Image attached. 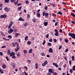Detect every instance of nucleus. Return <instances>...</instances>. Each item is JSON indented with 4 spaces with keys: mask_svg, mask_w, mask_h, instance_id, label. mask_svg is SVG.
Segmentation results:
<instances>
[{
    "mask_svg": "<svg viewBox=\"0 0 75 75\" xmlns=\"http://www.w3.org/2000/svg\"><path fill=\"white\" fill-rule=\"evenodd\" d=\"M0 33L2 35V36H3V37H5V35L4 34V33H3V32H1Z\"/></svg>",
    "mask_w": 75,
    "mask_h": 75,
    "instance_id": "5701e85b",
    "label": "nucleus"
},
{
    "mask_svg": "<svg viewBox=\"0 0 75 75\" xmlns=\"http://www.w3.org/2000/svg\"><path fill=\"white\" fill-rule=\"evenodd\" d=\"M69 64L70 65H71V60H69Z\"/></svg>",
    "mask_w": 75,
    "mask_h": 75,
    "instance_id": "0e129e2a",
    "label": "nucleus"
},
{
    "mask_svg": "<svg viewBox=\"0 0 75 75\" xmlns=\"http://www.w3.org/2000/svg\"><path fill=\"white\" fill-rule=\"evenodd\" d=\"M54 31L56 32V33H58V31L57 29H54Z\"/></svg>",
    "mask_w": 75,
    "mask_h": 75,
    "instance_id": "f704fd0d",
    "label": "nucleus"
},
{
    "mask_svg": "<svg viewBox=\"0 0 75 75\" xmlns=\"http://www.w3.org/2000/svg\"><path fill=\"white\" fill-rule=\"evenodd\" d=\"M35 68L36 69H38V63H36L35 64Z\"/></svg>",
    "mask_w": 75,
    "mask_h": 75,
    "instance_id": "9d476101",
    "label": "nucleus"
},
{
    "mask_svg": "<svg viewBox=\"0 0 75 75\" xmlns=\"http://www.w3.org/2000/svg\"><path fill=\"white\" fill-rule=\"evenodd\" d=\"M1 18H6L7 17V15H1L0 16Z\"/></svg>",
    "mask_w": 75,
    "mask_h": 75,
    "instance_id": "423d86ee",
    "label": "nucleus"
},
{
    "mask_svg": "<svg viewBox=\"0 0 75 75\" xmlns=\"http://www.w3.org/2000/svg\"><path fill=\"white\" fill-rule=\"evenodd\" d=\"M6 46H3L1 47V48H6Z\"/></svg>",
    "mask_w": 75,
    "mask_h": 75,
    "instance_id": "052dcab7",
    "label": "nucleus"
},
{
    "mask_svg": "<svg viewBox=\"0 0 75 75\" xmlns=\"http://www.w3.org/2000/svg\"><path fill=\"white\" fill-rule=\"evenodd\" d=\"M71 15L73 17H75V14L74 13H71Z\"/></svg>",
    "mask_w": 75,
    "mask_h": 75,
    "instance_id": "412c9836",
    "label": "nucleus"
},
{
    "mask_svg": "<svg viewBox=\"0 0 75 75\" xmlns=\"http://www.w3.org/2000/svg\"><path fill=\"white\" fill-rule=\"evenodd\" d=\"M15 35H16V36H18V35H20V33H15Z\"/></svg>",
    "mask_w": 75,
    "mask_h": 75,
    "instance_id": "a18cd8bd",
    "label": "nucleus"
},
{
    "mask_svg": "<svg viewBox=\"0 0 75 75\" xmlns=\"http://www.w3.org/2000/svg\"><path fill=\"white\" fill-rule=\"evenodd\" d=\"M8 37L9 39H11L12 38V36L10 35H8Z\"/></svg>",
    "mask_w": 75,
    "mask_h": 75,
    "instance_id": "b1692460",
    "label": "nucleus"
},
{
    "mask_svg": "<svg viewBox=\"0 0 75 75\" xmlns=\"http://www.w3.org/2000/svg\"><path fill=\"white\" fill-rule=\"evenodd\" d=\"M72 59L73 61H75V59H74V56H72Z\"/></svg>",
    "mask_w": 75,
    "mask_h": 75,
    "instance_id": "473e14b6",
    "label": "nucleus"
},
{
    "mask_svg": "<svg viewBox=\"0 0 75 75\" xmlns=\"http://www.w3.org/2000/svg\"><path fill=\"white\" fill-rule=\"evenodd\" d=\"M33 51V49H30L29 51V52L31 54V53H32V51Z\"/></svg>",
    "mask_w": 75,
    "mask_h": 75,
    "instance_id": "cd10ccee",
    "label": "nucleus"
},
{
    "mask_svg": "<svg viewBox=\"0 0 75 75\" xmlns=\"http://www.w3.org/2000/svg\"><path fill=\"white\" fill-rule=\"evenodd\" d=\"M69 35L72 38L75 39V34L74 33H69Z\"/></svg>",
    "mask_w": 75,
    "mask_h": 75,
    "instance_id": "f257e3e1",
    "label": "nucleus"
},
{
    "mask_svg": "<svg viewBox=\"0 0 75 75\" xmlns=\"http://www.w3.org/2000/svg\"><path fill=\"white\" fill-rule=\"evenodd\" d=\"M0 55H1V56H3V53L2 52H0Z\"/></svg>",
    "mask_w": 75,
    "mask_h": 75,
    "instance_id": "ea45409f",
    "label": "nucleus"
},
{
    "mask_svg": "<svg viewBox=\"0 0 75 75\" xmlns=\"http://www.w3.org/2000/svg\"><path fill=\"white\" fill-rule=\"evenodd\" d=\"M49 41L50 42H52V39H50Z\"/></svg>",
    "mask_w": 75,
    "mask_h": 75,
    "instance_id": "8fccbe9b",
    "label": "nucleus"
},
{
    "mask_svg": "<svg viewBox=\"0 0 75 75\" xmlns=\"http://www.w3.org/2000/svg\"><path fill=\"white\" fill-rule=\"evenodd\" d=\"M48 72L50 73V74H53V75H54V69L52 68L49 69L48 70Z\"/></svg>",
    "mask_w": 75,
    "mask_h": 75,
    "instance_id": "f03ea898",
    "label": "nucleus"
},
{
    "mask_svg": "<svg viewBox=\"0 0 75 75\" xmlns=\"http://www.w3.org/2000/svg\"><path fill=\"white\" fill-rule=\"evenodd\" d=\"M62 48V45H61L59 48V50H61V48Z\"/></svg>",
    "mask_w": 75,
    "mask_h": 75,
    "instance_id": "4d7b16f0",
    "label": "nucleus"
},
{
    "mask_svg": "<svg viewBox=\"0 0 75 75\" xmlns=\"http://www.w3.org/2000/svg\"><path fill=\"white\" fill-rule=\"evenodd\" d=\"M9 1H10L9 0H4V2L6 3H8Z\"/></svg>",
    "mask_w": 75,
    "mask_h": 75,
    "instance_id": "aec40b11",
    "label": "nucleus"
},
{
    "mask_svg": "<svg viewBox=\"0 0 75 75\" xmlns=\"http://www.w3.org/2000/svg\"><path fill=\"white\" fill-rule=\"evenodd\" d=\"M19 50H20V47H17V49H15V50L16 52H17Z\"/></svg>",
    "mask_w": 75,
    "mask_h": 75,
    "instance_id": "ddd939ff",
    "label": "nucleus"
},
{
    "mask_svg": "<svg viewBox=\"0 0 75 75\" xmlns=\"http://www.w3.org/2000/svg\"><path fill=\"white\" fill-rule=\"evenodd\" d=\"M57 14H59V15H63V14L62 13L61 11H59L58 13H57Z\"/></svg>",
    "mask_w": 75,
    "mask_h": 75,
    "instance_id": "1a4fd4ad",
    "label": "nucleus"
},
{
    "mask_svg": "<svg viewBox=\"0 0 75 75\" xmlns=\"http://www.w3.org/2000/svg\"><path fill=\"white\" fill-rule=\"evenodd\" d=\"M0 73H1V74H4V71H3L2 70H1V69L0 68Z\"/></svg>",
    "mask_w": 75,
    "mask_h": 75,
    "instance_id": "f3484780",
    "label": "nucleus"
},
{
    "mask_svg": "<svg viewBox=\"0 0 75 75\" xmlns=\"http://www.w3.org/2000/svg\"><path fill=\"white\" fill-rule=\"evenodd\" d=\"M36 19H32V20L33 21V22H34V23H35L36 22Z\"/></svg>",
    "mask_w": 75,
    "mask_h": 75,
    "instance_id": "bb28decb",
    "label": "nucleus"
},
{
    "mask_svg": "<svg viewBox=\"0 0 75 75\" xmlns=\"http://www.w3.org/2000/svg\"><path fill=\"white\" fill-rule=\"evenodd\" d=\"M45 65L46 64H45L44 63L42 64V67H45Z\"/></svg>",
    "mask_w": 75,
    "mask_h": 75,
    "instance_id": "69168bd1",
    "label": "nucleus"
},
{
    "mask_svg": "<svg viewBox=\"0 0 75 75\" xmlns=\"http://www.w3.org/2000/svg\"><path fill=\"white\" fill-rule=\"evenodd\" d=\"M55 36H59V34L58 33H55Z\"/></svg>",
    "mask_w": 75,
    "mask_h": 75,
    "instance_id": "72a5a7b5",
    "label": "nucleus"
},
{
    "mask_svg": "<svg viewBox=\"0 0 75 75\" xmlns=\"http://www.w3.org/2000/svg\"><path fill=\"white\" fill-rule=\"evenodd\" d=\"M22 8V6L19 7L18 8V11H20L21 10V8Z\"/></svg>",
    "mask_w": 75,
    "mask_h": 75,
    "instance_id": "4be33fe9",
    "label": "nucleus"
},
{
    "mask_svg": "<svg viewBox=\"0 0 75 75\" xmlns=\"http://www.w3.org/2000/svg\"><path fill=\"white\" fill-rule=\"evenodd\" d=\"M10 23H11L9 24L13 25V22L12 21H10Z\"/></svg>",
    "mask_w": 75,
    "mask_h": 75,
    "instance_id": "c9c22d12",
    "label": "nucleus"
},
{
    "mask_svg": "<svg viewBox=\"0 0 75 75\" xmlns=\"http://www.w3.org/2000/svg\"><path fill=\"white\" fill-rule=\"evenodd\" d=\"M62 4H64V5H66V4L67 5V3H65L64 2H62Z\"/></svg>",
    "mask_w": 75,
    "mask_h": 75,
    "instance_id": "de8ad7c7",
    "label": "nucleus"
},
{
    "mask_svg": "<svg viewBox=\"0 0 75 75\" xmlns=\"http://www.w3.org/2000/svg\"><path fill=\"white\" fill-rule=\"evenodd\" d=\"M65 41L66 43H68V40L66 38H65Z\"/></svg>",
    "mask_w": 75,
    "mask_h": 75,
    "instance_id": "7c9ffc66",
    "label": "nucleus"
},
{
    "mask_svg": "<svg viewBox=\"0 0 75 75\" xmlns=\"http://www.w3.org/2000/svg\"><path fill=\"white\" fill-rule=\"evenodd\" d=\"M4 9L6 11L8 12V11H10V10L11 8H8L7 7H6L4 8Z\"/></svg>",
    "mask_w": 75,
    "mask_h": 75,
    "instance_id": "39448f33",
    "label": "nucleus"
},
{
    "mask_svg": "<svg viewBox=\"0 0 75 75\" xmlns=\"http://www.w3.org/2000/svg\"><path fill=\"white\" fill-rule=\"evenodd\" d=\"M10 1L11 3H13V2H14L16 1V0H11Z\"/></svg>",
    "mask_w": 75,
    "mask_h": 75,
    "instance_id": "5fc2aeb1",
    "label": "nucleus"
},
{
    "mask_svg": "<svg viewBox=\"0 0 75 75\" xmlns=\"http://www.w3.org/2000/svg\"><path fill=\"white\" fill-rule=\"evenodd\" d=\"M58 22H56L55 24V26H57L58 25Z\"/></svg>",
    "mask_w": 75,
    "mask_h": 75,
    "instance_id": "864d4df0",
    "label": "nucleus"
},
{
    "mask_svg": "<svg viewBox=\"0 0 75 75\" xmlns=\"http://www.w3.org/2000/svg\"><path fill=\"white\" fill-rule=\"evenodd\" d=\"M49 37V34H47L46 36V38H48Z\"/></svg>",
    "mask_w": 75,
    "mask_h": 75,
    "instance_id": "49530a36",
    "label": "nucleus"
},
{
    "mask_svg": "<svg viewBox=\"0 0 75 75\" xmlns=\"http://www.w3.org/2000/svg\"><path fill=\"white\" fill-rule=\"evenodd\" d=\"M54 42H57V39H53Z\"/></svg>",
    "mask_w": 75,
    "mask_h": 75,
    "instance_id": "09e8293b",
    "label": "nucleus"
},
{
    "mask_svg": "<svg viewBox=\"0 0 75 75\" xmlns=\"http://www.w3.org/2000/svg\"><path fill=\"white\" fill-rule=\"evenodd\" d=\"M42 16H45L46 17H48V16H49V14H48V13L47 12H43Z\"/></svg>",
    "mask_w": 75,
    "mask_h": 75,
    "instance_id": "7ed1b4c3",
    "label": "nucleus"
},
{
    "mask_svg": "<svg viewBox=\"0 0 75 75\" xmlns=\"http://www.w3.org/2000/svg\"><path fill=\"white\" fill-rule=\"evenodd\" d=\"M16 57L15 56H13L12 57V58H14V59H16Z\"/></svg>",
    "mask_w": 75,
    "mask_h": 75,
    "instance_id": "79ce46f5",
    "label": "nucleus"
},
{
    "mask_svg": "<svg viewBox=\"0 0 75 75\" xmlns=\"http://www.w3.org/2000/svg\"><path fill=\"white\" fill-rule=\"evenodd\" d=\"M70 73H72L73 71H72V69H70Z\"/></svg>",
    "mask_w": 75,
    "mask_h": 75,
    "instance_id": "3c124183",
    "label": "nucleus"
},
{
    "mask_svg": "<svg viewBox=\"0 0 75 75\" xmlns=\"http://www.w3.org/2000/svg\"><path fill=\"white\" fill-rule=\"evenodd\" d=\"M44 63L45 64L47 65V64H48V62L47 61H45Z\"/></svg>",
    "mask_w": 75,
    "mask_h": 75,
    "instance_id": "4c0bfd02",
    "label": "nucleus"
},
{
    "mask_svg": "<svg viewBox=\"0 0 75 75\" xmlns=\"http://www.w3.org/2000/svg\"><path fill=\"white\" fill-rule=\"evenodd\" d=\"M31 44V42L29 41H28L27 42V44H28V45H30Z\"/></svg>",
    "mask_w": 75,
    "mask_h": 75,
    "instance_id": "a211bd4d",
    "label": "nucleus"
},
{
    "mask_svg": "<svg viewBox=\"0 0 75 75\" xmlns=\"http://www.w3.org/2000/svg\"><path fill=\"white\" fill-rule=\"evenodd\" d=\"M25 3L26 4H29V1L28 0H26L25 1Z\"/></svg>",
    "mask_w": 75,
    "mask_h": 75,
    "instance_id": "a878e982",
    "label": "nucleus"
},
{
    "mask_svg": "<svg viewBox=\"0 0 75 75\" xmlns=\"http://www.w3.org/2000/svg\"><path fill=\"white\" fill-rule=\"evenodd\" d=\"M49 52L50 53H51V52H53V50H52V48L50 47L49 48Z\"/></svg>",
    "mask_w": 75,
    "mask_h": 75,
    "instance_id": "6e6552de",
    "label": "nucleus"
},
{
    "mask_svg": "<svg viewBox=\"0 0 75 75\" xmlns=\"http://www.w3.org/2000/svg\"><path fill=\"white\" fill-rule=\"evenodd\" d=\"M23 52L25 54H27V51L26 50H23Z\"/></svg>",
    "mask_w": 75,
    "mask_h": 75,
    "instance_id": "2f4dec72",
    "label": "nucleus"
},
{
    "mask_svg": "<svg viewBox=\"0 0 75 75\" xmlns=\"http://www.w3.org/2000/svg\"><path fill=\"white\" fill-rule=\"evenodd\" d=\"M41 55H42V56H45V54H44V52H41Z\"/></svg>",
    "mask_w": 75,
    "mask_h": 75,
    "instance_id": "e433bc0d",
    "label": "nucleus"
},
{
    "mask_svg": "<svg viewBox=\"0 0 75 75\" xmlns=\"http://www.w3.org/2000/svg\"><path fill=\"white\" fill-rule=\"evenodd\" d=\"M44 25L45 26H47L48 25V22H44Z\"/></svg>",
    "mask_w": 75,
    "mask_h": 75,
    "instance_id": "6ab92c4d",
    "label": "nucleus"
},
{
    "mask_svg": "<svg viewBox=\"0 0 75 75\" xmlns=\"http://www.w3.org/2000/svg\"><path fill=\"white\" fill-rule=\"evenodd\" d=\"M51 75V73H50V72H48L47 74V75Z\"/></svg>",
    "mask_w": 75,
    "mask_h": 75,
    "instance_id": "680f3d73",
    "label": "nucleus"
},
{
    "mask_svg": "<svg viewBox=\"0 0 75 75\" xmlns=\"http://www.w3.org/2000/svg\"><path fill=\"white\" fill-rule=\"evenodd\" d=\"M71 22H72V24H75V22H74L73 21H72Z\"/></svg>",
    "mask_w": 75,
    "mask_h": 75,
    "instance_id": "338daca9",
    "label": "nucleus"
},
{
    "mask_svg": "<svg viewBox=\"0 0 75 75\" xmlns=\"http://www.w3.org/2000/svg\"><path fill=\"white\" fill-rule=\"evenodd\" d=\"M45 10H47L48 9V7L47 6H45Z\"/></svg>",
    "mask_w": 75,
    "mask_h": 75,
    "instance_id": "37998d69",
    "label": "nucleus"
},
{
    "mask_svg": "<svg viewBox=\"0 0 75 75\" xmlns=\"http://www.w3.org/2000/svg\"><path fill=\"white\" fill-rule=\"evenodd\" d=\"M53 75H57V74L56 73V72H54Z\"/></svg>",
    "mask_w": 75,
    "mask_h": 75,
    "instance_id": "774afa93",
    "label": "nucleus"
},
{
    "mask_svg": "<svg viewBox=\"0 0 75 75\" xmlns=\"http://www.w3.org/2000/svg\"><path fill=\"white\" fill-rule=\"evenodd\" d=\"M30 15H27L28 19H30Z\"/></svg>",
    "mask_w": 75,
    "mask_h": 75,
    "instance_id": "a19ab883",
    "label": "nucleus"
},
{
    "mask_svg": "<svg viewBox=\"0 0 75 75\" xmlns=\"http://www.w3.org/2000/svg\"><path fill=\"white\" fill-rule=\"evenodd\" d=\"M12 67L13 68H15V67H16V64L13 63L12 64Z\"/></svg>",
    "mask_w": 75,
    "mask_h": 75,
    "instance_id": "dca6fc26",
    "label": "nucleus"
},
{
    "mask_svg": "<svg viewBox=\"0 0 75 75\" xmlns=\"http://www.w3.org/2000/svg\"><path fill=\"white\" fill-rule=\"evenodd\" d=\"M68 51V49L67 48L66 49V50H65V52H67Z\"/></svg>",
    "mask_w": 75,
    "mask_h": 75,
    "instance_id": "e2e57ef3",
    "label": "nucleus"
},
{
    "mask_svg": "<svg viewBox=\"0 0 75 75\" xmlns=\"http://www.w3.org/2000/svg\"><path fill=\"white\" fill-rule=\"evenodd\" d=\"M45 40H44L43 41V42L42 43V44L43 45H44L45 44Z\"/></svg>",
    "mask_w": 75,
    "mask_h": 75,
    "instance_id": "13d9d810",
    "label": "nucleus"
},
{
    "mask_svg": "<svg viewBox=\"0 0 75 75\" xmlns=\"http://www.w3.org/2000/svg\"><path fill=\"white\" fill-rule=\"evenodd\" d=\"M2 67L3 69H6V65L4 64L2 65Z\"/></svg>",
    "mask_w": 75,
    "mask_h": 75,
    "instance_id": "4468645a",
    "label": "nucleus"
},
{
    "mask_svg": "<svg viewBox=\"0 0 75 75\" xmlns=\"http://www.w3.org/2000/svg\"><path fill=\"white\" fill-rule=\"evenodd\" d=\"M17 57H19L20 55H21L19 53H18L17 54Z\"/></svg>",
    "mask_w": 75,
    "mask_h": 75,
    "instance_id": "c03bdc74",
    "label": "nucleus"
},
{
    "mask_svg": "<svg viewBox=\"0 0 75 75\" xmlns=\"http://www.w3.org/2000/svg\"><path fill=\"white\" fill-rule=\"evenodd\" d=\"M11 53V51L10 50H8L7 51V54H8L9 55H10V54Z\"/></svg>",
    "mask_w": 75,
    "mask_h": 75,
    "instance_id": "2eb2a0df",
    "label": "nucleus"
},
{
    "mask_svg": "<svg viewBox=\"0 0 75 75\" xmlns=\"http://www.w3.org/2000/svg\"><path fill=\"white\" fill-rule=\"evenodd\" d=\"M18 20L19 21H25V19H24L22 18V17H21L19 18L18 19Z\"/></svg>",
    "mask_w": 75,
    "mask_h": 75,
    "instance_id": "0eeeda50",
    "label": "nucleus"
},
{
    "mask_svg": "<svg viewBox=\"0 0 75 75\" xmlns=\"http://www.w3.org/2000/svg\"><path fill=\"white\" fill-rule=\"evenodd\" d=\"M24 68L26 69V71H27V70H28V68H27V67L24 66Z\"/></svg>",
    "mask_w": 75,
    "mask_h": 75,
    "instance_id": "bf43d9fd",
    "label": "nucleus"
},
{
    "mask_svg": "<svg viewBox=\"0 0 75 75\" xmlns=\"http://www.w3.org/2000/svg\"><path fill=\"white\" fill-rule=\"evenodd\" d=\"M12 25H9L8 27V28H11V27L12 26Z\"/></svg>",
    "mask_w": 75,
    "mask_h": 75,
    "instance_id": "603ef678",
    "label": "nucleus"
},
{
    "mask_svg": "<svg viewBox=\"0 0 75 75\" xmlns=\"http://www.w3.org/2000/svg\"><path fill=\"white\" fill-rule=\"evenodd\" d=\"M37 16L38 18H40L41 17V16L40 15V13H38L37 14Z\"/></svg>",
    "mask_w": 75,
    "mask_h": 75,
    "instance_id": "9b49d317",
    "label": "nucleus"
},
{
    "mask_svg": "<svg viewBox=\"0 0 75 75\" xmlns=\"http://www.w3.org/2000/svg\"><path fill=\"white\" fill-rule=\"evenodd\" d=\"M27 25H28V23L27 22H25L24 24V27H26V26H27Z\"/></svg>",
    "mask_w": 75,
    "mask_h": 75,
    "instance_id": "f8f14e48",
    "label": "nucleus"
},
{
    "mask_svg": "<svg viewBox=\"0 0 75 75\" xmlns=\"http://www.w3.org/2000/svg\"><path fill=\"white\" fill-rule=\"evenodd\" d=\"M28 37L27 36H26L25 37V40H28Z\"/></svg>",
    "mask_w": 75,
    "mask_h": 75,
    "instance_id": "393cba45",
    "label": "nucleus"
},
{
    "mask_svg": "<svg viewBox=\"0 0 75 75\" xmlns=\"http://www.w3.org/2000/svg\"><path fill=\"white\" fill-rule=\"evenodd\" d=\"M12 44L14 46V47H16V44H15V43H12Z\"/></svg>",
    "mask_w": 75,
    "mask_h": 75,
    "instance_id": "6e6d98bb",
    "label": "nucleus"
},
{
    "mask_svg": "<svg viewBox=\"0 0 75 75\" xmlns=\"http://www.w3.org/2000/svg\"><path fill=\"white\" fill-rule=\"evenodd\" d=\"M47 45H48V46L50 47V46H51V45H52V44H51V43L50 42H48L47 43Z\"/></svg>",
    "mask_w": 75,
    "mask_h": 75,
    "instance_id": "c756f323",
    "label": "nucleus"
},
{
    "mask_svg": "<svg viewBox=\"0 0 75 75\" xmlns=\"http://www.w3.org/2000/svg\"><path fill=\"white\" fill-rule=\"evenodd\" d=\"M14 31V30L11 28L9 29V30L8 31V33L9 34H11L13 33V31Z\"/></svg>",
    "mask_w": 75,
    "mask_h": 75,
    "instance_id": "20e7f679",
    "label": "nucleus"
},
{
    "mask_svg": "<svg viewBox=\"0 0 75 75\" xmlns=\"http://www.w3.org/2000/svg\"><path fill=\"white\" fill-rule=\"evenodd\" d=\"M6 58V59L8 61H9V58H8V57L7 56H6L5 57Z\"/></svg>",
    "mask_w": 75,
    "mask_h": 75,
    "instance_id": "58836bf2",
    "label": "nucleus"
},
{
    "mask_svg": "<svg viewBox=\"0 0 75 75\" xmlns=\"http://www.w3.org/2000/svg\"><path fill=\"white\" fill-rule=\"evenodd\" d=\"M18 1H17L16 2H14V3L15 5H16L17 4H18Z\"/></svg>",
    "mask_w": 75,
    "mask_h": 75,
    "instance_id": "c85d7f7f",
    "label": "nucleus"
}]
</instances>
